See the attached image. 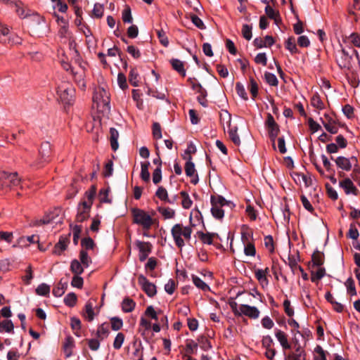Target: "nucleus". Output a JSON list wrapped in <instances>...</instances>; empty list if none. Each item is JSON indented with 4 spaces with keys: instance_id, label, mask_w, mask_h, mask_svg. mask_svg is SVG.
Here are the masks:
<instances>
[{
    "instance_id": "obj_1",
    "label": "nucleus",
    "mask_w": 360,
    "mask_h": 360,
    "mask_svg": "<svg viewBox=\"0 0 360 360\" xmlns=\"http://www.w3.org/2000/svg\"><path fill=\"white\" fill-rule=\"evenodd\" d=\"M92 99L94 107L97 110L102 112L110 110V96L104 87L95 88Z\"/></svg>"
},
{
    "instance_id": "obj_2",
    "label": "nucleus",
    "mask_w": 360,
    "mask_h": 360,
    "mask_svg": "<svg viewBox=\"0 0 360 360\" xmlns=\"http://www.w3.org/2000/svg\"><path fill=\"white\" fill-rule=\"evenodd\" d=\"M193 232L191 226H184L181 224H176L174 225L171 229V233L174 240L176 245L181 249L184 245V240H189L191 238Z\"/></svg>"
},
{
    "instance_id": "obj_3",
    "label": "nucleus",
    "mask_w": 360,
    "mask_h": 360,
    "mask_svg": "<svg viewBox=\"0 0 360 360\" xmlns=\"http://www.w3.org/2000/svg\"><path fill=\"white\" fill-rule=\"evenodd\" d=\"M131 212L133 223L141 226L144 230H149L155 222V219L141 209L132 208Z\"/></svg>"
},
{
    "instance_id": "obj_4",
    "label": "nucleus",
    "mask_w": 360,
    "mask_h": 360,
    "mask_svg": "<svg viewBox=\"0 0 360 360\" xmlns=\"http://www.w3.org/2000/svg\"><path fill=\"white\" fill-rule=\"evenodd\" d=\"M20 179L17 172L8 173L5 171H0V191H7L19 186Z\"/></svg>"
},
{
    "instance_id": "obj_5",
    "label": "nucleus",
    "mask_w": 360,
    "mask_h": 360,
    "mask_svg": "<svg viewBox=\"0 0 360 360\" xmlns=\"http://www.w3.org/2000/svg\"><path fill=\"white\" fill-rule=\"evenodd\" d=\"M75 89L72 85L66 81H62L57 86V94L65 104H70L73 100Z\"/></svg>"
},
{
    "instance_id": "obj_6",
    "label": "nucleus",
    "mask_w": 360,
    "mask_h": 360,
    "mask_svg": "<svg viewBox=\"0 0 360 360\" xmlns=\"http://www.w3.org/2000/svg\"><path fill=\"white\" fill-rule=\"evenodd\" d=\"M211 212L212 216L218 219H221L224 216V211L222 207L228 204V201L221 195H212L211 196Z\"/></svg>"
},
{
    "instance_id": "obj_7",
    "label": "nucleus",
    "mask_w": 360,
    "mask_h": 360,
    "mask_svg": "<svg viewBox=\"0 0 360 360\" xmlns=\"http://www.w3.org/2000/svg\"><path fill=\"white\" fill-rule=\"evenodd\" d=\"M351 53H354L358 56V53L355 49H350L349 51L342 49L337 58V62L340 68L349 69L351 68L352 60Z\"/></svg>"
},
{
    "instance_id": "obj_8",
    "label": "nucleus",
    "mask_w": 360,
    "mask_h": 360,
    "mask_svg": "<svg viewBox=\"0 0 360 360\" xmlns=\"http://www.w3.org/2000/svg\"><path fill=\"white\" fill-rule=\"evenodd\" d=\"M190 152H191L190 150H186L185 151V153L186 155H188V157H186V156L184 157V159L187 160V161L185 164V172L188 176L192 177V179L191 180V183L195 185L198 182V174H195V165L191 161L192 157L190 155Z\"/></svg>"
},
{
    "instance_id": "obj_9",
    "label": "nucleus",
    "mask_w": 360,
    "mask_h": 360,
    "mask_svg": "<svg viewBox=\"0 0 360 360\" xmlns=\"http://www.w3.org/2000/svg\"><path fill=\"white\" fill-rule=\"evenodd\" d=\"M139 284L141 286L142 290L146 292L148 297H153L156 292V286L148 280L143 275H139L138 277Z\"/></svg>"
},
{
    "instance_id": "obj_10",
    "label": "nucleus",
    "mask_w": 360,
    "mask_h": 360,
    "mask_svg": "<svg viewBox=\"0 0 360 360\" xmlns=\"http://www.w3.org/2000/svg\"><path fill=\"white\" fill-rule=\"evenodd\" d=\"M91 205L90 202H81L77 207V214L76 215V221L77 222H83L90 216Z\"/></svg>"
},
{
    "instance_id": "obj_11",
    "label": "nucleus",
    "mask_w": 360,
    "mask_h": 360,
    "mask_svg": "<svg viewBox=\"0 0 360 360\" xmlns=\"http://www.w3.org/2000/svg\"><path fill=\"white\" fill-rule=\"evenodd\" d=\"M136 245L139 250V260L143 262L148 257L152 250V245L149 242L137 240Z\"/></svg>"
},
{
    "instance_id": "obj_12",
    "label": "nucleus",
    "mask_w": 360,
    "mask_h": 360,
    "mask_svg": "<svg viewBox=\"0 0 360 360\" xmlns=\"http://www.w3.org/2000/svg\"><path fill=\"white\" fill-rule=\"evenodd\" d=\"M242 315H245L250 319H257L259 317V311L255 307L241 304L240 305V316Z\"/></svg>"
},
{
    "instance_id": "obj_13",
    "label": "nucleus",
    "mask_w": 360,
    "mask_h": 360,
    "mask_svg": "<svg viewBox=\"0 0 360 360\" xmlns=\"http://www.w3.org/2000/svg\"><path fill=\"white\" fill-rule=\"evenodd\" d=\"M340 186L344 189L346 194L348 195L349 193H352L354 195H358L359 191L354 185L353 182L350 179L347 178L343 181H340Z\"/></svg>"
},
{
    "instance_id": "obj_14",
    "label": "nucleus",
    "mask_w": 360,
    "mask_h": 360,
    "mask_svg": "<svg viewBox=\"0 0 360 360\" xmlns=\"http://www.w3.org/2000/svg\"><path fill=\"white\" fill-rule=\"evenodd\" d=\"M69 243V238L68 236H60L58 242L55 245L53 253L55 255H60L62 252L66 250Z\"/></svg>"
},
{
    "instance_id": "obj_15",
    "label": "nucleus",
    "mask_w": 360,
    "mask_h": 360,
    "mask_svg": "<svg viewBox=\"0 0 360 360\" xmlns=\"http://www.w3.org/2000/svg\"><path fill=\"white\" fill-rule=\"evenodd\" d=\"M193 89H197L199 96L197 99L199 103L203 107L207 106V101L206 99L207 91L205 89L202 88L200 84H193Z\"/></svg>"
},
{
    "instance_id": "obj_16",
    "label": "nucleus",
    "mask_w": 360,
    "mask_h": 360,
    "mask_svg": "<svg viewBox=\"0 0 360 360\" xmlns=\"http://www.w3.org/2000/svg\"><path fill=\"white\" fill-rule=\"evenodd\" d=\"M39 153L41 158V162L38 165L44 162L48 161L49 158L50 157L51 153V149L49 143L46 142L41 144Z\"/></svg>"
},
{
    "instance_id": "obj_17",
    "label": "nucleus",
    "mask_w": 360,
    "mask_h": 360,
    "mask_svg": "<svg viewBox=\"0 0 360 360\" xmlns=\"http://www.w3.org/2000/svg\"><path fill=\"white\" fill-rule=\"evenodd\" d=\"M75 346V342L72 337L68 336L65 338L63 343V352L66 358L71 356L72 354V349Z\"/></svg>"
},
{
    "instance_id": "obj_18",
    "label": "nucleus",
    "mask_w": 360,
    "mask_h": 360,
    "mask_svg": "<svg viewBox=\"0 0 360 360\" xmlns=\"http://www.w3.org/2000/svg\"><path fill=\"white\" fill-rule=\"evenodd\" d=\"M335 162L337 166L343 170L349 171L352 168L350 159L345 157L339 156L335 160Z\"/></svg>"
},
{
    "instance_id": "obj_19",
    "label": "nucleus",
    "mask_w": 360,
    "mask_h": 360,
    "mask_svg": "<svg viewBox=\"0 0 360 360\" xmlns=\"http://www.w3.org/2000/svg\"><path fill=\"white\" fill-rule=\"evenodd\" d=\"M110 334V330L108 327V324L106 323H102L100 326H98L96 336L98 339L100 340H103L105 338H108V336Z\"/></svg>"
},
{
    "instance_id": "obj_20",
    "label": "nucleus",
    "mask_w": 360,
    "mask_h": 360,
    "mask_svg": "<svg viewBox=\"0 0 360 360\" xmlns=\"http://www.w3.org/2000/svg\"><path fill=\"white\" fill-rule=\"evenodd\" d=\"M275 335L283 349H288L290 348L291 346L288 341L287 335L283 331L277 330Z\"/></svg>"
},
{
    "instance_id": "obj_21",
    "label": "nucleus",
    "mask_w": 360,
    "mask_h": 360,
    "mask_svg": "<svg viewBox=\"0 0 360 360\" xmlns=\"http://www.w3.org/2000/svg\"><path fill=\"white\" fill-rule=\"evenodd\" d=\"M122 310L124 313H129L134 311L136 307V302L129 297H125L121 303Z\"/></svg>"
},
{
    "instance_id": "obj_22",
    "label": "nucleus",
    "mask_w": 360,
    "mask_h": 360,
    "mask_svg": "<svg viewBox=\"0 0 360 360\" xmlns=\"http://www.w3.org/2000/svg\"><path fill=\"white\" fill-rule=\"evenodd\" d=\"M170 64L172 65V68L179 72L182 77L186 76V70L184 68V63L176 58H172L170 60Z\"/></svg>"
},
{
    "instance_id": "obj_23",
    "label": "nucleus",
    "mask_w": 360,
    "mask_h": 360,
    "mask_svg": "<svg viewBox=\"0 0 360 360\" xmlns=\"http://www.w3.org/2000/svg\"><path fill=\"white\" fill-rule=\"evenodd\" d=\"M269 274V268H266L265 269H257L255 271V275L257 281L263 284H268L267 274Z\"/></svg>"
},
{
    "instance_id": "obj_24",
    "label": "nucleus",
    "mask_w": 360,
    "mask_h": 360,
    "mask_svg": "<svg viewBox=\"0 0 360 360\" xmlns=\"http://www.w3.org/2000/svg\"><path fill=\"white\" fill-rule=\"evenodd\" d=\"M119 138V133L117 130L113 127L110 129V145L111 148L113 150H116L118 147L119 144L117 142V139Z\"/></svg>"
},
{
    "instance_id": "obj_25",
    "label": "nucleus",
    "mask_w": 360,
    "mask_h": 360,
    "mask_svg": "<svg viewBox=\"0 0 360 360\" xmlns=\"http://www.w3.org/2000/svg\"><path fill=\"white\" fill-rule=\"evenodd\" d=\"M68 282L67 281H63V279H60L59 281L58 285L53 289V294L56 297H60L62 296L65 290L68 288Z\"/></svg>"
},
{
    "instance_id": "obj_26",
    "label": "nucleus",
    "mask_w": 360,
    "mask_h": 360,
    "mask_svg": "<svg viewBox=\"0 0 360 360\" xmlns=\"http://www.w3.org/2000/svg\"><path fill=\"white\" fill-rule=\"evenodd\" d=\"M231 114L226 110H222L220 112V122L223 126L224 129H225V126L228 128L231 127Z\"/></svg>"
},
{
    "instance_id": "obj_27",
    "label": "nucleus",
    "mask_w": 360,
    "mask_h": 360,
    "mask_svg": "<svg viewBox=\"0 0 360 360\" xmlns=\"http://www.w3.org/2000/svg\"><path fill=\"white\" fill-rule=\"evenodd\" d=\"M198 235L200 240L204 244L211 245L213 243V238L215 236L216 233H203L202 231H198Z\"/></svg>"
},
{
    "instance_id": "obj_28",
    "label": "nucleus",
    "mask_w": 360,
    "mask_h": 360,
    "mask_svg": "<svg viewBox=\"0 0 360 360\" xmlns=\"http://www.w3.org/2000/svg\"><path fill=\"white\" fill-rule=\"evenodd\" d=\"M70 271L75 275H80L84 272V266L77 259H73L70 264Z\"/></svg>"
},
{
    "instance_id": "obj_29",
    "label": "nucleus",
    "mask_w": 360,
    "mask_h": 360,
    "mask_svg": "<svg viewBox=\"0 0 360 360\" xmlns=\"http://www.w3.org/2000/svg\"><path fill=\"white\" fill-rule=\"evenodd\" d=\"M150 166L149 162H141V178L143 181L148 182L150 181V172L148 171V168Z\"/></svg>"
},
{
    "instance_id": "obj_30",
    "label": "nucleus",
    "mask_w": 360,
    "mask_h": 360,
    "mask_svg": "<svg viewBox=\"0 0 360 360\" xmlns=\"http://www.w3.org/2000/svg\"><path fill=\"white\" fill-rule=\"evenodd\" d=\"M14 325L11 320H4L0 322V333L6 332L8 333L13 332Z\"/></svg>"
},
{
    "instance_id": "obj_31",
    "label": "nucleus",
    "mask_w": 360,
    "mask_h": 360,
    "mask_svg": "<svg viewBox=\"0 0 360 360\" xmlns=\"http://www.w3.org/2000/svg\"><path fill=\"white\" fill-rule=\"evenodd\" d=\"M22 3L20 1H13L11 6H14L15 7V12L18 15V16L21 18H25L30 15L25 12V9L22 7Z\"/></svg>"
},
{
    "instance_id": "obj_32",
    "label": "nucleus",
    "mask_w": 360,
    "mask_h": 360,
    "mask_svg": "<svg viewBox=\"0 0 360 360\" xmlns=\"http://www.w3.org/2000/svg\"><path fill=\"white\" fill-rule=\"evenodd\" d=\"M8 34H9L8 27H6L5 25L0 24V42L4 43V44H11V37H9L8 39L4 38Z\"/></svg>"
},
{
    "instance_id": "obj_33",
    "label": "nucleus",
    "mask_w": 360,
    "mask_h": 360,
    "mask_svg": "<svg viewBox=\"0 0 360 360\" xmlns=\"http://www.w3.org/2000/svg\"><path fill=\"white\" fill-rule=\"evenodd\" d=\"M313 264L320 266L323 264V254L319 251H315L311 256Z\"/></svg>"
},
{
    "instance_id": "obj_34",
    "label": "nucleus",
    "mask_w": 360,
    "mask_h": 360,
    "mask_svg": "<svg viewBox=\"0 0 360 360\" xmlns=\"http://www.w3.org/2000/svg\"><path fill=\"white\" fill-rule=\"evenodd\" d=\"M158 211L164 217L165 219H172L175 215V212L169 207H158Z\"/></svg>"
},
{
    "instance_id": "obj_35",
    "label": "nucleus",
    "mask_w": 360,
    "mask_h": 360,
    "mask_svg": "<svg viewBox=\"0 0 360 360\" xmlns=\"http://www.w3.org/2000/svg\"><path fill=\"white\" fill-rule=\"evenodd\" d=\"M79 259L81 261L80 263L85 268H87L91 263V259L89 257L87 252L83 249L79 252Z\"/></svg>"
},
{
    "instance_id": "obj_36",
    "label": "nucleus",
    "mask_w": 360,
    "mask_h": 360,
    "mask_svg": "<svg viewBox=\"0 0 360 360\" xmlns=\"http://www.w3.org/2000/svg\"><path fill=\"white\" fill-rule=\"evenodd\" d=\"M96 193V188L95 186H92L89 190L85 192V200L82 201V202H90L91 205H93V200Z\"/></svg>"
},
{
    "instance_id": "obj_37",
    "label": "nucleus",
    "mask_w": 360,
    "mask_h": 360,
    "mask_svg": "<svg viewBox=\"0 0 360 360\" xmlns=\"http://www.w3.org/2000/svg\"><path fill=\"white\" fill-rule=\"evenodd\" d=\"M285 48L291 53H298V49L297 48L295 40L294 37H289L285 41Z\"/></svg>"
},
{
    "instance_id": "obj_38",
    "label": "nucleus",
    "mask_w": 360,
    "mask_h": 360,
    "mask_svg": "<svg viewBox=\"0 0 360 360\" xmlns=\"http://www.w3.org/2000/svg\"><path fill=\"white\" fill-rule=\"evenodd\" d=\"M156 32L160 44L165 47H167L169 45V39L164 30L162 28L157 30Z\"/></svg>"
},
{
    "instance_id": "obj_39",
    "label": "nucleus",
    "mask_w": 360,
    "mask_h": 360,
    "mask_svg": "<svg viewBox=\"0 0 360 360\" xmlns=\"http://www.w3.org/2000/svg\"><path fill=\"white\" fill-rule=\"evenodd\" d=\"M36 293L41 296H48L50 293V287L46 283H41L36 288Z\"/></svg>"
},
{
    "instance_id": "obj_40",
    "label": "nucleus",
    "mask_w": 360,
    "mask_h": 360,
    "mask_svg": "<svg viewBox=\"0 0 360 360\" xmlns=\"http://www.w3.org/2000/svg\"><path fill=\"white\" fill-rule=\"evenodd\" d=\"M198 348V344L192 340H187L186 342L185 351L187 354H194Z\"/></svg>"
},
{
    "instance_id": "obj_41",
    "label": "nucleus",
    "mask_w": 360,
    "mask_h": 360,
    "mask_svg": "<svg viewBox=\"0 0 360 360\" xmlns=\"http://www.w3.org/2000/svg\"><path fill=\"white\" fill-rule=\"evenodd\" d=\"M155 195L161 200L172 203V201L168 198L167 191L165 188L162 186L159 187L155 193Z\"/></svg>"
},
{
    "instance_id": "obj_42",
    "label": "nucleus",
    "mask_w": 360,
    "mask_h": 360,
    "mask_svg": "<svg viewBox=\"0 0 360 360\" xmlns=\"http://www.w3.org/2000/svg\"><path fill=\"white\" fill-rule=\"evenodd\" d=\"M192 279H193V283L195 284V285L204 290V291H206V290H210V287L208 286V285H207L202 280H201L199 277L196 276H192Z\"/></svg>"
},
{
    "instance_id": "obj_43",
    "label": "nucleus",
    "mask_w": 360,
    "mask_h": 360,
    "mask_svg": "<svg viewBox=\"0 0 360 360\" xmlns=\"http://www.w3.org/2000/svg\"><path fill=\"white\" fill-rule=\"evenodd\" d=\"M33 278V271L31 265H29L25 269V275L22 276V280L25 285H29Z\"/></svg>"
},
{
    "instance_id": "obj_44",
    "label": "nucleus",
    "mask_w": 360,
    "mask_h": 360,
    "mask_svg": "<svg viewBox=\"0 0 360 360\" xmlns=\"http://www.w3.org/2000/svg\"><path fill=\"white\" fill-rule=\"evenodd\" d=\"M180 194L183 198L181 202L182 207L185 209H189L193 203L189 195L186 191H181Z\"/></svg>"
},
{
    "instance_id": "obj_45",
    "label": "nucleus",
    "mask_w": 360,
    "mask_h": 360,
    "mask_svg": "<svg viewBox=\"0 0 360 360\" xmlns=\"http://www.w3.org/2000/svg\"><path fill=\"white\" fill-rule=\"evenodd\" d=\"M345 286L347 287L348 293H349L352 296H354L356 295L354 281L352 277H349L347 279L345 282Z\"/></svg>"
},
{
    "instance_id": "obj_46",
    "label": "nucleus",
    "mask_w": 360,
    "mask_h": 360,
    "mask_svg": "<svg viewBox=\"0 0 360 360\" xmlns=\"http://www.w3.org/2000/svg\"><path fill=\"white\" fill-rule=\"evenodd\" d=\"M269 137L271 139V141L273 142V147L275 149V140L276 136L278 135L279 133V127L278 125H275V127H268Z\"/></svg>"
},
{
    "instance_id": "obj_47",
    "label": "nucleus",
    "mask_w": 360,
    "mask_h": 360,
    "mask_svg": "<svg viewBox=\"0 0 360 360\" xmlns=\"http://www.w3.org/2000/svg\"><path fill=\"white\" fill-rule=\"evenodd\" d=\"M64 302L68 307H74L77 303V295L74 292L68 293L64 298Z\"/></svg>"
},
{
    "instance_id": "obj_48",
    "label": "nucleus",
    "mask_w": 360,
    "mask_h": 360,
    "mask_svg": "<svg viewBox=\"0 0 360 360\" xmlns=\"http://www.w3.org/2000/svg\"><path fill=\"white\" fill-rule=\"evenodd\" d=\"M229 134L231 140L237 146L240 145V140L238 134H237V127L229 128Z\"/></svg>"
},
{
    "instance_id": "obj_49",
    "label": "nucleus",
    "mask_w": 360,
    "mask_h": 360,
    "mask_svg": "<svg viewBox=\"0 0 360 360\" xmlns=\"http://www.w3.org/2000/svg\"><path fill=\"white\" fill-rule=\"evenodd\" d=\"M264 79L269 85L273 86H276L278 84V81L276 77V75L271 72H265Z\"/></svg>"
},
{
    "instance_id": "obj_50",
    "label": "nucleus",
    "mask_w": 360,
    "mask_h": 360,
    "mask_svg": "<svg viewBox=\"0 0 360 360\" xmlns=\"http://www.w3.org/2000/svg\"><path fill=\"white\" fill-rule=\"evenodd\" d=\"M326 274V270L324 268H319L316 272L311 271V281L312 282H316L321 280Z\"/></svg>"
},
{
    "instance_id": "obj_51",
    "label": "nucleus",
    "mask_w": 360,
    "mask_h": 360,
    "mask_svg": "<svg viewBox=\"0 0 360 360\" xmlns=\"http://www.w3.org/2000/svg\"><path fill=\"white\" fill-rule=\"evenodd\" d=\"M111 328L113 330H119L123 326V321L119 317H112L110 319Z\"/></svg>"
},
{
    "instance_id": "obj_52",
    "label": "nucleus",
    "mask_w": 360,
    "mask_h": 360,
    "mask_svg": "<svg viewBox=\"0 0 360 360\" xmlns=\"http://www.w3.org/2000/svg\"><path fill=\"white\" fill-rule=\"evenodd\" d=\"M104 7L103 4L96 3L94 4L92 13L95 18H101L103 15Z\"/></svg>"
},
{
    "instance_id": "obj_53",
    "label": "nucleus",
    "mask_w": 360,
    "mask_h": 360,
    "mask_svg": "<svg viewBox=\"0 0 360 360\" xmlns=\"http://www.w3.org/2000/svg\"><path fill=\"white\" fill-rule=\"evenodd\" d=\"M244 253L247 256L254 257L256 255V249L255 245L252 242H248L245 245Z\"/></svg>"
},
{
    "instance_id": "obj_54",
    "label": "nucleus",
    "mask_w": 360,
    "mask_h": 360,
    "mask_svg": "<svg viewBox=\"0 0 360 360\" xmlns=\"http://www.w3.org/2000/svg\"><path fill=\"white\" fill-rule=\"evenodd\" d=\"M264 243L265 248L269 250L270 253L274 252V243L273 237L270 235L266 236L264 238Z\"/></svg>"
},
{
    "instance_id": "obj_55",
    "label": "nucleus",
    "mask_w": 360,
    "mask_h": 360,
    "mask_svg": "<svg viewBox=\"0 0 360 360\" xmlns=\"http://www.w3.org/2000/svg\"><path fill=\"white\" fill-rule=\"evenodd\" d=\"M314 352L316 354L314 356V360H327L326 353L320 345H317L315 347Z\"/></svg>"
},
{
    "instance_id": "obj_56",
    "label": "nucleus",
    "mask_w": 360,
    "mask_h": 360,
    "mask_svg": "<svg viewBox=\"0 0 360 360\" xmlns=\"http://www.w3.org/2000/svg\"><path fill=\"white\" fill-rule=\"evenodd\" d=\"M250 94L252 95V98L254 99L258 94V84L253 77H250V87H249Z\"/></svg>"
},
{
    "instance_id": "obj_57",
    "label": "nucleus",
    "mask_w": 360,
    "mask_h": 360,
    "mask_svg": "<svg viewBox=\"0 0 360 360\" xmlns=\"http://www.w3.org/2000/svg\"><path fill=\"white\" fill-rule=\"evenodd\" d=\"M85 316L89 321H91L94 318V311L93 305L91 302H87L85 305Z\"/></svg>"
},
{
    "instance_id": "obj_58",
    "label": "nucleus",
    "mask_w": 360,
    "mask_h": 360,
    "mask_svg": "<svg viewBox=\"0 0 360 360\" xmlns=\"http://www.w3.org/2000/svg\"><path fill=\"white\" fill-rule=\"evenodd\" d=\"M124 338V335L122 333H117L113 342V347L115 349H120L122 347Z\"/></svg>"
},
{
    "instance_id": "obj_59",
    "label": "nucleus",
    "mask_w": 360,
    "mask_h": 360,
    "mask_svg": "<svg viewBox=\"0 0 360 360\" xmlns=\"http://www.w3.org/2000/svg\"><path fill=\"white\" fill-rule=\"evenodd\" d=\"M139 75L134 68H131L129 75V80L130 84L134 86H137L139 84L138 79Z\"/></svg>"
},
{
    "instance_id": "obj_60",
    "label": "nucleus",
    "mask_w": 360,
    "mask_h": 360,
    "mask_svg": "<svg viewBox=\"0 0 360 360\" xmlns=\"http://www.w3.org/2000/svg\"><path fill=\"white\" fill-rule=\"evenodd\" d=\"M311 104L313 107L321 110L324 108V104L319 95H314L311 100Z\"/></svg>"
},
{
    "instance_id": "obj_61",
    "label": "nucleus",
    "mask_w": 360,
    "mask_h": 360,
    "mask_svg": "<svg viewBox=\"0 0 360 360\" xmlns=\"http://www.w3.org/2000/svg\"><path fill=\"white\" fill-rule=\"evenodd\" d=\"M81 245L83 248H84L86 251V250H92L95 245L94 242L92 238L90 237L84 238L81 241Z\"/></svg>"
},
{
    "instance_id": "obj_62",
    "label": "nucleus",
    "mask_w": 360,
    "mask_h": 360,
    "mask_svg": "<svg viewBox=\"0 0 360 360\" xmlns=\"http://www.w3.org/2000/svg\"><path fill=\"white\" fill-rule=\"evenodd\" d=\"M88 346L89 349L92 351H97L100 347V340L96 338L88 339L87 340Z\"/></svg>"
},
{
    "instance_id": "obj_63",
    "label": "nucleus",
    "mask_w": 360,
    "mask_h": 360,
    "mask_svg": "<svg viewBox=\"0 0 360 360\" xmlns=\"http://www.w3.org/2000/svg\"><path fill=\"white\" fill-rule=\"evenodd\" d=\"M242 35L246 40H250L252 38V27L245 24L242 27Z\"/></svg>"
},
{
    "instance_id": "obj_64",
    "label": "nucleus",
    "mask_w": 360,
    "mask_h": 360,
    "mask_svg": "<svg viewBox=\"0 0 360 360\" xmlns=\"http://www.w3.org/2000/svg\"><path fill=\"white\" fill-rule=\"evenodd\" d=\"M190 18L192 21V22L200 30H204L205 29V26L202 22V20L198 18L196 15L195 14H191L190 15Z\"/></svg>"
}]
</instances>
